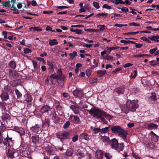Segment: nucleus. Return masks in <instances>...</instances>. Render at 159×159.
Segmentation results:
<instances>
[{"label":"nucleus","instance_id":"f8f14e48","mask_svg":"<svg viewBox=\"0 0 159 159\" xmlns=\"http://www.w3.org/2000/svg\"><path fill=\"white\" fill-rule=\"evenodd\" d=\"M111 148H112L115 149L118 144V142L117 140L115 139H113L111 140L110 142Z\"/></svg>","mask_w":159,"mask_h":159},{"label":"nucleus","instance_id":"ddd939ff","mask_svg":"<svg viewBox=\"0 0 159 159\" xmlns=\"http://www.w3.org/2000/svg\"><path fill=\"white\" fill-rule=\"evenodd\" d=\"M50 125V120L48 118H45L43 121L42 126L43 127H45L48 129Z\"/></svg>","mask_w":159,"mask_h":159},{"label":"nucleus","instance_id":"864d4df0","mask_svg":"<svg viewBox=\"0 0 159 159\" xmlns=\"http://www.w3.org/2000/svg\"><path fill=\"white\" fill-rule=\"evenodd\" d=\"M49 77H51V79H57V76L56 73H54L51 75Z\"/></svg>","mask_w":159,"mask_h":159},{"label":"nucleus","instance_id":"b1692460","mask_svg":"<svg viewBox=\"0 0 159 159\" xmlns=\"http://www.w3.org/2000/svg\"><path fill=\"white\" fill-rule=\"evenodd\" d=\"M20 131V132H19V133L20 134V136L21 139V140L22 141L24 140V137L25 134V130L23 129V128L22 129H21Z\"/></svg>","mask_w":159,"mask_h":159},{"label":"nucleus","instance_id":"0e129e2a","mask_svg":"<svg viewBox=\"0 0 159 159\" xmlns=\"http://www.w3.org/2000/svg\"><path fill=\"white\" fill-rule=\"evenodd\" d=\"M102 8H106L107 9H111V7L110 6H109L106 4H104L102 6Z\"/></svg>","mask_w":159,"mask_h":159},{"label":"nucleus","instance_id":"37998d69","mask_svg":"<svg viewBox=\"0 0 159 159\" xmlns=\"http://www.w3.org/2000/svg\"><path fill=\"white\" fill-rule=\"evenodd\" d=\"M49 82H51V83L52 84V80L51 79V77H50L49 76H48L45 80V83L46 84H48Z\"/></svg>","mask_w":159,"mask_h":159},{"label":"nucleus","instance_id":"052dcab7","mask_svg":"<svg viewBox=\"0 0 159 159\" xmlns=\"http://www.w3.org/2000/svg\"><path fill=\"white\" fill-rule=\"evenodd\" d=\"M132 155L135 159H141V158L138 155L134 153H132Z\"/></svg>","mask_w":159,"mask_h":159},{"label":"nucleus","instance_id":"e433bc0d","mask_svg":"<svg viewBox=\"0 0 159 159\" xmlns=\"http://www.w3.org/2000/svg\"><path fill=\"white\" fill-rule=\"evenodd\" d=\"M101 16L102 17L106 18L107 16V14L106 13H101L98 14L97 15V16L98 18H100Z\"/></svg>","mask_w":159,"mask_h":159},{"label":"nucleus","instance_id":"a18cd8bd","mask_svg":"<svg viewBox=\"0 0 159 159\" xmlns=\"http://www.w3.org/2000/svg\"><path fill=\"white\" fill-rule=\"evenodd\" d=\"M70 124V123L69 121H66L63 125V128L64 129H66L69 126Z\"/></svg>","mask_w":159,"mask_h":159},{"label":"nucleus","instance_id":"a211bd4d","mask_svg":"<svg viewBox=\"0 0 159 159\" xmlns=\"http://www.w3.org/2000/svg\"><path fill=\"white\" fill-rule=\"evenodd\" d=\"M32 142L34 143L35 144H38L39 143V139L38 136H33L31 137Z\"/></svg>","mask_w":159,"mask_h":159},{"label":"nucleus","instance_id":"ea45409f","mask_svg":"<svg viewBox=\"0 0 159 159\" xmlns=\"http://www.w3.org/2000/svg\"><path fill=\"white\" fill-rule=\"evenodd\" d=\"M140 39L141 40H143L144 41H145L148 43H151L150 40L148 39L147 37H142L140 38Z\"/></svg>","mask_w":159,"mask_h":159},{"label":"nucleus","instance_id":"aec40b11","mask_svg":"<svg viewBox=\"0 0 159 159\" xmlns=\"http://www.w3.org/2000/svg\"><path fill=\"white\" fill-rule=\"evenodd\" d=\"M124 144L122 143L118 144L114 149L118 152L122 151L124 148Z\"/></svg>","mask_w":159,"mask_h":159},{"label":"nucleus","instance_id":"bf43d9fd","mask_svg":"<svg viewBox=\"0 0 159 159\" xmlns=\"http://www.w3.org/2000/svg\"><path fill=\"white\" fill-rule=\"evenodd\" d=\"M134 75L132 76L133 74H131V76H130V78H131L134 79L137 76V71L135 70L134 71Z\"/></svg>","mask_w":159,"mask_h":159},{"label":"nucleus","instance_id":"6ab92c4d","mask_svg":"<svg viewBox=\"0 0 159 159\" xmlns=\"http://www.w3.org/2000/svg\"><path fill=\"white\" fill-rule=\"evenodd\" d=\"M11 118V116L7 113H4L2 116V119L3 120H10Z\"/></svg>","mask_w":159,"mask_h":159},{"label":"nucleus","instance_id":"5fc2aeb1","mask_svg":"<svg viewBox=\"0 0 159 159\" xmlns=\"http://www.w3.org/2000/svg\"><path fill=\"white\" fill-rule=\"evenodd\" d=\"M93 63L94 65L93 66V67L94 68L97 67L98 66V61L95 59H94Z\"/></svg>","mask_w":159,"mask_h":159},{"label":"nucleus","instance_id":"dca6fc26","mask_svg":"<svg viewBox=\"0 0 159 159\" xmlns=\"http://www.w3.org/2000/svg\"><path fill=\"white\" fill-rule=\"evenodd\" d=\"M25 101H26L27 102H30L32 100V98L31 95L28 94H26L24 96Z\"/></svg>","mask_w":159,"mask_h":159},{"label":"nucleus","instance_id":"412c9836","mask_svg":"<svg viewBox=\"0 0 159 159\" xmlns=\"http://www.w3.org/2000/svg\"><path fill=\"white\" fill-rule=\"evenodd\" d=\"M80 139H81L88 140L89 138V136L86 133H82L79 136Z\"/></svg>","mask_w":159,"mask_h":159},{"label":"nucleus","instance_id":"c756f323","mask_svg":"<svg viewBox=\"0 0 159 159\" xmlns=\"http://www.w3.org/2000/svg\"><path fill=\"white\" fill-rule=\"evenodd\" d=\"M124 91V89L122 87H120L116 89L115 90V91L118 94L121 93H123Z\"/></svg>","mask_w":159,"mask_h":159},{"label":"nucleus","instance_id":"338daca9","mask_svg":"<svg viewBox=\"0 0 159 159\" xmlns=\"http://www.w3.org/2000/svg\"><path fill=\"white\" fill-rule=\"evenodd\" d=\"M105 59L107 60H112L113 59V57L110 55H108L106 57Z\"/></svg>","mask_w":159,"mask_h":159},{"label":"nucleus","instance_id":"8fccbe9b","mask_svg":"<svg viewBox=\"0 0 159 159\" xmlns=\"http://www.w3.org/2000/svg\"><path fill=\"white\" fill-rule=\"evenodd\" d=\"M4 89L7 91L10 92H11L10 87L9 85H7L5 86H4Z\"/></svg>","mask_w":159,"mask_h":159},{"label":"nucleus","instance_id":"bb28decb","mask_svg":"<svg viewBox=\"0 0 159 159\" xmlns=\"http://www.w3.org/2000/svg\"><path fill=\"white\" fill-rule=\"evenodd\" d=\"M156 94L153 92L151 93V95L149 98V100L151 101H155L157 100Z\"/></svg>","mask_w":159,"mask_h":159},{"label":"nucleus","instance_id":"cd10ccee","mask_svg":"<svg viewBox=\"0 0 159 159\" xmlns=\"http://www.w3.org/2000/svg\"><path fill=\"white\" fill-rule=\"evenodd\" d=\"M55 108L57 110L60 111L61 109V107L60 105L59 102L58 101H56L55 102Z\"/></svg>","mask_w":159,"mask_h":159},{"label":"nucleus","instance_id":"3c124183","mask_svg":"<svg viewBox=\"0 0 159 159\" xmlns=\"http://www.w3.org/2000/svg\"><path fill=\"white\" fill-rule=\"evenodd\" d=\"M22 128V127H19L18 126H15L14 127V129L18 133L20 132V129L21 130V129H20Z\"/></svg>","mask_w":159,"mask_h":159},{"label":"nucleus","instance_id":"6e6d98bb","mask_svg":"<svg viewBox=\"0 0 159 159\" xmlns=\"http://www.w3.org/2000/svg\"><path fill=\"white\" fill-rule=\"evenodd\" d=\"M57 76H61L62 75V72L61 69H58L57 71Z\"/></svg>","mask_w":159,"mask_h":159},{"label":"nucleus","instance_id":"7c9ffc66","mask_svg":"<svg viewBox=\"0 0 159 159\" xmlns=\"http://www.w3.org/2000/svg\"><path fill=\"white\" fill-rule=\"evenodd\" d=\"M84 30L86 31L89 32L90 33H92V32H99V30L98 29H85Z\"/></svg>","mask_w":159,"mask_h":159},{"label":"nucleus","instance_id":"39448f33","mask_svg":"<svg viewBox=\"0 0 159 159\" xmlns=\"http://www.w3.org/2000/svg\"><path fill=\"white\" fill-rule=\"evenodd\" d=\"M69 133L68 132H58L56 134V136L61 141L63 139L68 138Z\"/></svg>","mask_w":159,"mask_h":159},{"label":"nucleus","instance_id":"5701e85b","mask_svg":"<svg viewBox=\"0 0 159 159\" xmlns=\"http://www.w3.org/2000/svg\"><path fill=\"white\" fill-rule=\"evenodd\" d=\"M148 38L152 41H155L157 43L159 42V40L157 39L159 38V36L158 35H157L156 36L154 35L151 36L149 37Z\"/></svg>","mask_w":159,"mask_h":159},{"label":"nucleus","instance_id":"680f3d73","mask_svg":"<svg viewBox=\"0 0 159 159\" xmlns=\"http://www.w3.org/2000/svg\"><path fill=\"white\" fill-rule=\"evenodd\" d=\"M129 25L130 26H139L140 25V24L139 23H135V22H132L129 24Z\"/></svg>","mask_w":159,"mask_h":159},{"label":"nucleus","instance_id":"72a5a7b5","mask_svg":"<svg viewBox=\"0 0 159 159\" xmlns=\"http://www.w3.org/2000/svg\"><path fill=\"white\" fill-rule=\"evenodd\" d=\"M10 67L13 69H15L16 67V64L15 62L13 61H11L9 63Z\"/></svg>","mask_w":159,"mask_h":159},{"label":"nucleus","instance_id":"c9c22d12","mask_svg":"<svg viewBox=\"0 0 159 159\" xmlns=\"http://www.w3.org/2000/svg\"><path fill=\"white\" fill-rule=\"evenodd\" d=\"M14 153V152L12 150L10 149H8L7 155L10 157L12 158L13 157Z\"/></svg>","mask_w":159,"mask_h":159},{"label":"nucleus","instance_id":"a19ab883","mask_svg":"<svg viewBox=\"0 0 159 159\" xmlns=\"http://www.w3.org/2000/svg\"><path fill=\"white\" fill-rule=\"evenodd\" d=\"M105 157L106 159H111L112 157V156L109 153H106L105 154Z\"/></svg>","mask_w":159,"mask_h":159},{"label":"nucleus","instance_id":"4d7b16f0","mask_svg":"<svg viewBox=\"0 0 159 159\" xmlns=\"http://www.w3.org/2000/svg\"><path fill=\"white\" fill-rule=\"evenodd\" d=\"M121 69V67H119L117 68H116L114 70H113L112 71V73L113 74H115L117 72H118Z\"/></svg>","mask_w":159,"mask_h":159},{"label":"nucleus","instance_id":"7ed1b4c3","mask_svg":"<svg viewBox=\"0 0 159 159\" xmlns=\"http://www.w3.org/2000/svg\"><path fill=\"white\" fill-rule=\"evenodd\" d=\"M138 107V105L137 102L134 100H128L126 102L125 105L120 107L121 110L125 114H127L130 111H134Z\"/></svg>","mask_w":159,"mask_h":159},{"label":"nucleus","instance_id":"20e7f679","mask_svg":"<svg viewBox=\"0 0 159 159\" xmlns=\"http://www.w3.org/2000/svg\"><path fill=\"white\" fill-rule=\"evenodd\" d=\"M111 129L113 133L117 134L119 136L123 139H125L126 138V136L127 134V131L120 126L118 125L112 126L111 127Z\"/></svg>","mask_w":159,"mask_h":159},{"label":"nucleus","instance_id":"393cba45","mask_svg":"<svg viewBox=\"0 0 159 159\" xmlns=\"http://www.w3.org/2000/svg\"><path fill=\"white\" fill-rule=\"evenodd\" d=\"M58 42L57 41L56 39H50L49 43V45L51 46L57 45L58 44Z\"/></svg>","mask_w":159,"mask_h":159},{"label":"nucleus","instance_id":"6e6552de","mask_svg":"<svg viewBox=\"0 0 159 159\" xmlns=\"http://www.w3.org/2000/svg\"><path fill=\"white\" fill-rule=\"evenodd\" d=\"M73 93L76 98H82L84 96L83 91L82 90L76 89L73 91Z\"/></svg>","mask_w":159,"mask_h":159},{"label":"nucleus","instance_id":"2f4dec72","mask_svg":"<svg viewBox=\"0 0 159 159\" xmlns=\"http://www.w3.org/2000/svg\"><path fill=\"white\" fill-rule=\"evenodd\" d=\"M73 150L72 148H70L67 150L66 154L67 156H71L73 154Z\"/></svg>","mask_w":159,"mask_h":159},{"label":"nucleus","instance_id":"4be33fe9","mask_svg":"<svg viewBox=\"0 0 159 159\" xmlns=\"http://www.w3.org/2000/svg\"><path fill=\"white\" fill-rule=\"evenodd\" d=\"M95 157L98 159H102V152L101 151H97L95 153Z\"/></svg>","mask_w":159,"mask_h":159},{"label":"nucleus","instance_id":"774afa93","mask_svg":"<svg viewBox=\"0 0 159 159\" xmlns=\"http://www.w3.org/2000/svg\"><path fill=\"white\" fill-rule=\"evenodd\" d=\"M103 141L106 143H108L109 141V139L108 138L105 137L103 138Z\"/></svg>","mask_w":159,"mask_h":159},{"label":"nucleus","instance_id":"69168bd1","mask_svg":"<svg viewBox=\"0 0 159 159\" xmlns=\"http://www.w3.org/2000/svg\"><path fill=\"white\" fill-rule=\"evenodd\" d=\"M15 92L16 93V94L17 95V97L18 98L20 97L22 95L21 93L19 91V90L17 89L15 90Z\"/></svg>","mask_w":159,"mask_h":159},{"label":"nucleus","instance_id":"f3484780","mask_svg":"<svg viewBox=\"0 0 159 159\" xmlns=\"http://www.w3.org/2000/svg\"><path fill=\"white\" fill-rule=\"evenodd\" d=\"M70 108L73 110L74 113L75 114L79 113V108L78 107L73 105H71L70 106Z\"/></svg>","mask_w":159,"mask_h":159},{"label":"nucleus","instance_id":"9b49d317","mask_svg":"<svg viewBox=\"0 0 159 159\" xmlns=\"http://www.w3.org/2000/svg\"><path fill=\"white\" fill-rule=\"evenodd\" d=\"M9 74L11 77L16 78H17L19 76L18 74L14 70H9Z\"/></svg>","mask_w":159,"mask_h":159},{"label":"nucleus","instance_id":"2eb2a0df","mask_svg":"<svg viewBox=\"0 0 159 159\" xmlns=\"http://www.w3.org/2000/svg\"><path fill=\"white\" fill-rule=\"evenodd\" d=\"M1 97L2 101L7 100L9 99V96L8 93L6 92H3L1 95Z\"/></svg>","mask_w":159,"mask_h":159},{"label":"nucleus","instance_id":"f257e3e1","mask_svg":"<svg viewBox=\"0 0 159 159\" xmlns=\"http://www.w3.org/2000/svg\"><path fill=\"white\" fill-rule=\"evenodd\" d=\"M89 113L94 117L99 119V120L103 123L107 124V121L105 118V117L107 118L110 117V116L102 110H100L97 107H93L90 110H88Z\"/></svg>","mask_w":159,"mask_h":159},{"label":"nucleus","instance_id":"f704fd0d","mask_svg":"<svg viewBox=\"0 0 159 159\" xmlns=\"http://www.w3.org/2000/svg\"><path fill=\"white\" fill-rule=\"evenodd\" d=\"M49 143L48 142H44L43 144H41L39 145L40 147H42V148H44L45 149H47L49 148Z\"/></svg>","mask_w":159,"mask_h":159},{"label":"nucleus","instance_id":"49530a36","mask_svg":"<svg viewBox=\"0 0 159 159\" xmlns=\"http://www.w3.org/2000/svg\"><path fill=\"white\" fill-rule=\"evenodd\" d=\"M34 67L35 69H38V65L37 62L34 60H33L32 61Z\"/></svg>","mask_w":159,"mask_h":159},{"label":"nucleus","instance_id":"4c0bfd02","mask_svg":"<svg viewBox=\"0 0 159 159\" xmlns=\"http://www.w3.org/2000/svg\"><path fill=\"white\" fill-rule=\"evenodd\" d=\"M69 55L70 56V59L73 60L74 57L76 56L77 52L75 51H73L72 53H70Z\"/></svg>","mask_w":159,"mask_h":159},{"label":"nucleus","instance_id":"09e8293b","mask_svg":"<svg viewBox=\"0 0 159 159\" xmlns=\"http://www.w3.org/2000/svg\"><path fill=\"white\" fill-rule=\"evenodd\" d=\"M31 51L29 48H25L24 49V53L25 54L29 53L31 52Z\"/></svg>","mask_w":159,"mask_h":159},{"label":"nucleus","instance_id":"473e14b6","mask_svg":"<svg viewBox=\"0 0 159 159\" xmlns=\"http://www.w3.org/2000/svg\"><path fill=\"white\" fill-rule=\"evenodd\" d=\"M106 71L105 70H98L97 71V74L100 76H102L105 74Z\"/></svg>","mask_w":159,"mask_h":159},{"label":"nucleus","instance_id":"c03bdc74","mask_svg":"<svg viewBox=\"0 0 159 159\" xmlns=\"http://www.w3.org/2000/svg\"><path fill=\"white\" fill-rule=\"evenodd\" d=\"M93 6L96 9H98L100 8L99 4L98 2H93Z\"/></svg>","mask_w":159,"mask_h":159},{"label":"nucleus","instance_id":"4468645a","mask_svg":"<svg viewBox=\"0 0 159 159\" xmlns=\"http://www.w3.org/2000/svg\"><path fill=\"white\" fill-rule=\"evenodd\" d=\"M51 109L50 107L48 105H46L43 106L41 109V112L42 113L47 112Z\"/></svg>","mask_w":159,"mask_h":159},{"label":"nucleus","instance_id":"603ef678","mask_svg":"<svg viewBox=\"0 0 159 159\" xmlns=\"http://www.w3.org/2000/svg\"><path fill=\"white\" fill-rule=\"evenodd\" d=\"M22 128V127H19L18 126H15L14 127V129L18 133L20 132V129L21 130V129H20Z\"/></svg>","mask_w":159,"mask_h":159},{"label":"nucleus","instance_id":"9d476101","mask_svg":"<svg viewBox=\"0 0 159 159\" xmlns=\"http://www.w3.org/2000/svg\"><path fill=\"white\" fill-rule=\"evenodd\" d=\"M149 136H150V138L151 140L155 142H157L159 139V136L156 135L152 131L150 132Z\"/></svg>","mask_w":159,"mask_h":159},{"label":"nucleus","instance_id":"de8ad7c7","mask_svg":"<svg viewBox=\"0 0 159 159\" xmlns=\"http://www.w3.org/2000/svg\"><path fill=\"white\" fill-rule=\"evenodd\" d=\"M140 32L139 31L129 32L127 33H125L124 34L127 35H134L137 34L139 33Z\"/></svg>","mask_w":159,"mask_h":159},{"label":"nucleus","instance_id":"f03ea898","mask_svg":"<svg viewBox=\"0 0 159 159\" xmlns=\"http://www.w3.org/2000/svg\"><path fill=\"white\" fill-rule=\"evenodd\" d=\"M6 129V125L1 123L0 126V135L3 134L4 136H6V137L4 139L3 143L5 145H8V146H11L13 144L14 140L11 136H9L8 131Z\"/></svg>","mask_w":159,"mask_h":159},{"label":"nucleus","instance_id":"58836bf2","mask_svg":"<svg viewBox=\"0 0 159 159\" xmlns=\"http://www.w3.org/2000/svg\"><path fill=\"white\" fill-rule=\"evenodd\" d=\"M110 127H107L101 129L100 132L102 133H106L108 131V129Z\"/></svg>","mask_w":159,"mask_h":159},{"label":"nucleus","instance_id":"0eeeda50","mask_svg":"<svg viewBox=\"0 0 159 159\" xmlns=\"http://www.w3.org/2000/svg\"><path fill=\"white\" fill-rule=\"evenodd\" d=\"M70 121L75 124H78L80 122L79 117L75 115H70L69 118Z\"/></svg>","mask_w":159,"mask_h":159},{"label":"nucleus","instance_id":"a878e982","mask_svg":"<svg viewBox=\"0 0 159 159\" xmlns=\"http://www.w3.org/2000/svg\"><path fill=\"white\" fill-rule=\"evenodd\" d=\"M65 78V77L63 75L57 76V82L59 84L61 83L64 81Z\"/></svg>","mask_w":159,"mask_h":159},{"label":"nucleus","instance_id":"1a4fd4ad","mask_svg":"<svg viewBox=\"0 0 159 159\" xmlns=\"http://www.w3.org/2000/svg\"><path fill=\"white\" fill-rule=\"evenodd\" d=\"M41 129V125L38 124L33 126L30 128L31 132L33 133H36L39 131Z\"/></svg>","mask_w":159,"mask_h":159},{"label":"nucleus","instance_id":"c85d7f7f","mask_svg":"<svg viewBox=\"0 0 159 159\" xmlns=\"http://www.w3.org/2000/svg\"><path fill=\"white\" fill-rule=\"evenodd\" d=\"M148 127L149 129H156L157 128V125L153 123H150L148 125Z\"/></svg>","mask_w":159,"mask_h":159},{"label":"nucleus","instance_id":"e2e57ef3","mask_svg":"<svg viewBox=\"0 0 159 159\" xmlns=\"http://www.w3.org/2000/svg\"><path fill=\"white\" fill-rule=\"evenodd\" d=\"M33 28L34 31H42V29L39 27H34Z\"/></svg>","mask_w":159,"mask_h":159},{"label":"nucleus","instance_id":"79ce46f5","mask_svg":"<svg viewBox=\"0 0 159 159\" xmlns=\"http://www.w3.org/2000/svg\"><path fill=\"white\" fill-rule=\"evenodd\" d=\"M157 50V48L155 47L152 49H151L149 50V52L151 54H153L155 53L156 51Z\"/></svg>","mask_w":159,"mask_h":159},{"label":"nucleus","instance_id":"13d9d810","mask_svg":"<svg viewBox=\"0 0 159 159\" xmlns=\"http://www.w3.org/2000/svg\"><path fill=\"white\" fill-rule=\"evenodd\" d=\"M1 106L3 109L4 110H6V107H7V106L5 103L4 102L1 103Z\"/></svg>","mask_w":159,"mask_h":159},{"label":"nucleus","instance_id":"423d86ee","mask_svg":"<svg viewBox=\"0 0 159 159\" xmlns=\"http://www.w3.org/2000/svg\"><path fill=\"white\" fill-rule=\"evenodd\" d=\"M49 117L51 119L53 120L54 123H56L59 120L58 117L57 116L56 113L54 109L51 110Z\"/></svg>","mask_w":159,"mask_h":159}]
</instances>
